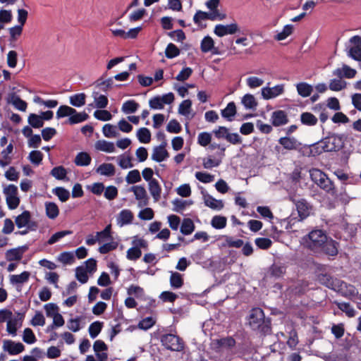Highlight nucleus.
Returning <instances> with one entry per match:
<instances>
[{"instance_id": "nucleus-1", "label": "nucleus", "mask_w": 361, "mask_h": 361, "mask_svg": "<svg viewBox=\"0 0 361 361\" xmlns=\"http://www.w3.org/2000/svg\"><path fill=\"white\" fill-rule=\"evenodd\" d=\"M301 243L315 253L323 252L333 257L338 255V243L331 238H329L320 229L310 232L302 238Z\"/></svg>"}, {"instance_id": "nucleus-2", "label": "nucleus", "mask_w": 361, "mask_h": 361, "mask_svg": "<svg viewBox=\"0 0 361 361\" xmlns=\"http://www.w3.org/2000/svg\"><path fill=\"white\" fill-rule=\"evenodd\" d=\"M321 284L334 290L340 292L342 295L353 296L355 295V287L352 285H348L344 281L334 279L329 274H320L318 276Z\"/></svg>"}, {"instance_id": "nucleus-3", "label": "nucleus", "mask_w": 361, "mask_h": 361, "mask_svg": "<svg viewBox=\"0 0 361 361\" xmlns=\"http://www.w3.org/2000/svg\"><path fill=\"white\" fill-rule=\"evenodd\" d=\"M289 198L295 205L297 209V216L292 214L288 219V226H293L294 224L302 221L306 219L310 214L312 206L304 198H301L296 195H290Z\"/></svg>"}, {"instance_id": "nucleus-4", "label": "nucleus", "mask_w": 361, "mask_h": 361, "mask_svg": "<svg viewBox=\"0 0 361 361\" xmlns=\"http://www.w3.org/2000/svg\"><path fill=\"white\" fill-rule=\"evenodd\" d=\"M341 147V138L334 134L326 137L321 141L312 145L310 152L313 156H316L322 154L323 152L338 151Z\"/></svg>"}, {"instance_id": "nucleus-5", "label": "nucleus", "mask_w": 361, "mask_h": 361, "mask_svg": "<svg viewBox=\"0 0 361 361\" xmlns=\"http://www.w3.org/2000/svg\"><path fill=\"white\" fill-rule=\"evenodd\" d=\"M111 228V227H105L102 231L97 232L99 243L102 244L99 248V252L101 254H106L116 250L118 245V239L113 235Z\"/></svg>"}, {"instance_id": "nucleus-6", "label": "nucleus", "mask_w": 361, "mask_h": 361, "mask_svg": "<svg viewBox=\"0 0 361 361\" xmlns=\"http://www.w3.org/2000/svg\"><path fill=\"white\" fill-rule=\"evenodd\" d=\"M310 176L312 180L320 188L327 192L334 194L335 188L333 182L321 170L312 169L309 171Z\"/></svg>"}, {"instance_id": "nucleus-7", "label": "nucleus", "mask_w": 361, "mask_h": 361, "mask_svg": "<svg viewBox=\"0 0 361 361\" xmlns=\"http://www.w3.org/2000/svg\"><path fill=\"white\" fill-rule=\"evenodd\" d=\"M3 192L8 209L11 210L16 209L20 202L17 186L10 184L4 188Z\"/></svg>"}, {"instance_id": "nucleus-8", "label": "nucleus", "mask_w": 361, "mask_h": 361, "mask_svg": "<svg viewBox=\"0 0 361 361\" xmlns=\"http://www.w3.org/2000/svg\"><path fill=\"white\" fill-rule=\"evenodd\" d=\"M161 344L168 350L181 351L184 348L183 340L176 335L168 334L161 337Z\"/></svg>"}, {"instance_id": "nucleus-9", "label": "nucleus", "mask_w": 361, "mask_h": 361, "mask_svg": "<svg viewBox=\"0 0 361 361\" xmlns=\"http://www.w3.org/2000/svg\"><path fill=\"white\" fill-rule=\"evenodd\" d=\"M265 316L260 308H253L248 317L247 324L253 330L259 329L264 323Z\"/></svg>"}, {"instance_id": "nucleus-10", "label": "nucleus", "mask_w": 361, "mask_h": 361, "mask_svg": "<svg viewBox=\"0 0 361 361\" xmlns=\"http://www.w3.org/2000/svg\"><path fill=\"white\" fill-rule=\"evenodd\" d=\"M174 101V94L169 92L162 96H155L149 101V107L152 109H163L165 104H171Z\"/></svg>"}, {"instance_id": "nucleus-11", "label": "nucleus", "mask_w": 361, "mask_h": 361, "mask_svg": "<svg viewBox=\"0 0 361 361\" xmlns=\"http://www.w3.org/2000/svg\"><path fill=\"white\" fill-rule=\"evenodd\" d=\"M238 32H239V26L235 22L228 25L218 24L214 29V33L219 37L233 35Z\"/></svg>"}, {"instance_id": "nucleus-12", "label": "nucleus", "mask_w": 361, "mask_h": 361, "mask_svg": "<svg viewBox=\"0 0 361 361\" xmlns=\"http://www.w3.org/2000/svg\"><path fill=\"white\" fill-rule=\"evenodd\" d=\"M23 321V315L20 313H17L16 315L13 314L6 324L7 332L10 335L16 336L17 335L18 329L22 326Z\"/></svg>"}, {"instance_id": "nucleus-13", "label": "nucleus", "mask_w": 361, "mask_h": 361, "mask_svg": "<svg viewBox=\"0 0 361 361\" xmlns=\"http://www.w3.org/2000/svg\"><path fill=\"white\" fill-rule=\"evenodd\" d=\"M30 275V272L27 271H24L20 274L10 275L9 283L15 286L18 290H20L23 284L29 281Z\"/></svg>"}, {"instance_id": "nucleus-14", "label": "nucleus", "mask_w": 361, "mask_h": 361, "mask_svg": "<svg viewBox=\"0 0 361 361\" xmlns=\"http://www.w3.org/2000/svg\"><path fill=\"white\" fill-rule=\"evenodd\" d=\"M219 4L220 0H208L205 3L206 7L209 9L208 13L214 16L215 20H223L226 18V14L219 9Z\"/></svg>"}, {"instance_id": "nucleus-15", "label": "nucleus", "mask_w": 361, "mask_h": 361, "mask_svg": "<svg viewBox=\"0 0 361 361\" xmlns=\"http://www.w3.org/2000/svg\"><path fill=\"white\" fill-rule=\"evenodd\" d=\"M166 142H163L160 145L153 148L152 153V159L156 162H161L167 159L169 154L166 149Z\"/></svg>"}, {"instance_id": "nucleus-16", "label": "nucleus", "mask_w": 361, "mask_h": 361, "mask_svg": "<svg viewBox=\"0 0 361 361\" xmlns=\"http://www.w3.org/2000/svg\"><path fill=\"white\" fill-rule=\"evenodd\" d=\"M202 198L204 204L212 209L219 211L224 207V203L221 200H216L209 195L207 191H202Z\"/></svg>"}, {"instance_id": "nucleus-17", "label": "nucleus", "mask_w": 361, "mask_h": 361, "mask_svg": "<svg viewBox=\"0 0 361 361\" xmlns=\"http://www.w3.org/2000/svg\"><path fill=\"white\" fill-rule=\"evenodd\" d=\"M3 349L11 355L20 354L25 350V346L20 342H14L11 340H5L3 343Z\"/></svg>"}, {"instance_id": "nucleus-18", "label": "nucleus", "mask_w": 361, "mask_h": 361, "mask_svg": "<svg viewBox=\"0 0 361 361\" xmlns=\"http://www.w3.org/2000/svg\"><path fill=\"white\" fill-rule=\"evenodd\" d=\"M200 49L202 52H210L214 55L219 54V50L214 46V39L209 35L205 36L201 41Z\"/></svg>"}, {"instance_id": "nucleus-19", "label": "nucleus", "mask_w": 361, "mask_h": 361, "mask_svg": "<svg viewBox=\"0 0 361 361\" xmlns=\"http://www.w3.org/2000/svg\"><path fill=\"white\" fill-rule=\"evenodd\" d=\"M27 249L25 245L10 249L6 252L5 257L9 262L20 261Z\"/></svg>"}, {"instance_id": "nucleus-20", "label": "nucleus", "mask_w": 361, "mask_h": 361, "mask_svg": "<svg viewBox=\"0 0 361 361\" xmlns=\"http://www.w3.org/2000/svg\"><path fill=\"white\" fill-rule=\"evenodd\" d=\"M357 73L355 69L350 68L349 66L343 64L341 68L335 69L332 74L337 78H353Z\"/></svg>"}, {"instance_id": "nucleus-21", "label": "nucleus", "mask_w": 361, "mask_h": 361, "mask_svg": "<svg viewBox=\"0 0 361 361\" xmlns=\"http://www.w3.org/2000/svg\"><path fill=\"white\" fill-rule=\"evenodd\" d=\"M281 146L287 150L296 149L300 145L296 138L290 136L282 137L279 140Z\"/></svg>"}, {"instance_id": "nucleus-22", "label": "nucleus", "mask_w": 361, "mask_h": 361, "mask_svg": "<svg viewBox=\"0 0 361 361\" xmlns=\"http://www.w3.org/2000/svg\"><path fill=\"white\" fill-rule=\"evenodd\" d=\"M94 148L97 151L106 153H112L116 151L114 143L105 140H97L94 144Z\"/></svg>"}, {"instance_id": "nucleus-23", "label": "nucleus", "mask_w": 361, "mask_h": 361, "mask_svg": "<svg viewBox=\"0 0 361 361\" xmlns=\"http://www.w3.org/2000/svg\"><path fill=\"white\" fill-rule=\"evenodd\" d=\"M236 114V106L233 102H229L225 109L221 111V116L228 121L234 120Z\"/></svg>"}, {"instance_id": "nucleus-24", "label": "nucleus", "mask_w": 361, "mask_h": 361, "mask_svg": "<svg viewBox=\"0 0 361 361\" xmlns=\"http://www.w3.org/2000/svg\"><path fill=\"white\" fill-rule=\"evenodd\" d=\"M96 172L102 176L111 177L115 175L116 169L112 164L104 163L97 168Z\"/></svg>"}, {"instance_id": "nucleus-25", "label": "nucleus", "mask_w": 361, "mask_h": 361, "mask_svg": "<svg viewBox=\"0 0 361 361\" xmlns=\"http://www.w3.org/2000/svg\"><path fill=\"white\" fill-rule=\"evenodd\" d=\"M8 102L11 103L16 109L25 111L27 107V104L24 100L21 99L20 97L15 93L9 96Z\"/></svg>"}, {"instance_id": "nucleus-26", "label": "nucleus", "mask_w": 361, "mask_h": 361, "mask_svg": "<svg viewBox=\"0 0 361 361\" xmlns=\"http://www.w3.org/2000/svg\"><path fill=\"white\" fill-rule=\"evenodd\" d=\"M133 219V214L129 209H123L118 214L116 221L117 224L121 226L126 224H130L132 223Z\"/></svg>"}, {"instance_id": "nucleus-27", "label": "nucleus", "mask_w": 361, "mask_h": 361, "mask_svg": "<svg viewBox=\"0 0 361 361\" xmlns=\"http://www.w3.org/2000/svg\"><path fill=\"white\" fill-rule=\"evenodd\" d=\"M92 158L87 152H81L75 156L74 163L78 166H87L90 164Z\"/></svg>"}, {"instance_id": "nucleus-28", "label": "nucleus", "mask_w": 361, "mask_h": 361, "mask_svg": "<svg viewBox=\"0 0 361 361\" xmlns=\"http://www.w3.org/2000/svg\"><path fill=\"white\" fill-rule=\"evenodd\" d=\"M132 160L133 157L128 153H124L117 157L118 164L123 169L133 168L134 165Z\"/></svg>"}, {"instance_id": "nucleus-29", "label": "nucleus", "mask_w": 361, "mask_h": 361, "mask_svg": "<svg viewBox=\"0 0 361 361\" xmlns=\"http://www.w3.org/2000/svg\"><path fill=\"white\" fill-rule=\"evenodd\" d=\"M149 190L155 201L159 200L161 188L157 180L154 179L149 183Z\"/></svg>"}, {"instance_id": "nucleus-30", "label": "nucleus", "mask_w": 361, "mask_h": 361, "mask_svg": "<svg viewBox=\"0 0 361 361\" xmlns=\"http://www.w3.org/2000/svg\"><path fill=\"white\" fill-rule=\"evenodd\" d=\"M295 87L298 94L302 97H309L313 91V87L305 82H299Z\"/></svg>"}, {"instance_id": "nucleus-31", "label": "nucleus", "mask_w": 361, "mask_h": 361, "mask_svg": "<svg viewBox=\"0 0 361 361\" xmlns=\"http://www.w3.org/2000/svg\"><path fill=\"white\" fill-rule=\"evenodd\" d=\"M287 123V115L283 111H276L272 114V125L279 126Z\"/></svg>"}, {"instance_id": "nucleus-32", "label": "nucleus", "mask_w": 361, "mask_h": 361, "mask_svg": "<svg viewBox=\"0 0 361 361\" xmlns=\"http://www.w3.org/2000/svg\"><path fill=\"white\" fill-rule=\"evenodd\" d=\"M92 97L94 99V106L97 109H104L107 106L109 100L106 96L100 94L97 92H93Z\"/></svg>"}, {"instance_id": "nucleus-33", "label": "nucleus", "mask_w": 361, "mask_h": 361, "mask_svg": "<svg viewBox=\"0 0 361 361\" xmlns=\"http://www.w3.org/2000/svg\"><path fill=\"white\" fill-rule=\"evenodd\" d=\"M241 104L245 109L251 110H255L257 106L255 97L251 94H245L241 99Z\"/></svg>"}, {"instance_id": "nucleus-34", "label": "nucleus", "mask_w": 361, "mask_h": 361, "mask_svg": "<svg viewBox=\"0 0 361 361\" xmlns=\"http://www.w3.org/2000/svg\"><path fill=\"white\" fill-rule=\"evenodd\" d=\"M214 18V16L208 12L197 11L193 16V21L195 24L199 25L203 20L216 21Z\"/></svg>"}, {"instance_id": "nucleus-35", "label": "nucleus", "mask_w": 361, "mask_h": 361, "mask_svg": "<svg viewBox=\"0 0 361 361\" xmlns=\"http://www.w3.org/2000/svg\"><path fill=\"white\" fill-rule=\"evenodd\" d=\"M140 105L135 100L130 99L125 102L121 107V111L126 114L135 113Z\"/></svg>"}, {"instance_id": "nucleus-36", "label": "nucleus", "mask_w": 361, "mask_h": 361, "mask_svg": "<svg viewBox=\"0 0 361 361\" xmlns=\"http://www.w3.org/2000/svg\"><path fill=\"white\" fill-rule=\"evenodd\" d=\"M57 260L63 265H71L75 262V255L72 252H63L58 255Z\"/></svg>"}, {"instance_id": "nucleus-37", "label": "nucleus", "mask_w": 361, "mask_h": 361, "mask_svg": "<svg viewBox=\"0 0 361 361\" xmlns=\"http://www.w3.org/2000/svg\"><path fill=\"white\" fill-rule=\"evenodd\" d=\"M89 118V116L85 112H80L78 113L75 111V113L71 115V117L68 118L67 123L73 125L79 123H82Z\"/></svg>"}, {"instance_id": "nucleus-38", "label": "nucleus", "mask_w": 361, "mask_h": 361, "mask_svg": "<svg viewBox=\"0 0 361 361\" xmlns=\"http://www.w3.org/2000/svg\"><path fill=\"white\" fill-rule=\"evenodd\" d=\"M347 86V82L343 80L342 78H338L332 79L329 81V87L331 90L338 92L345 89Z\"/></svg>"}, {"instance_id": "nucleus-39", "label": "nucleus", "mask_w": 361, "mask_h": 361, "mask_svg": "<svg viewBox=\"0 0 361 361\" xmlns=\"http://www.w3.org/2000/svg\"><path fill=\"white\" fill-rule=\"evenodd\" d=\"M46 214L49 219H55L58 216L59 209L56 204L54 202H46L45 203Z\"/></svg>"}, {"instance_id": "nucleus-40", "label": "nucleus", "mask_w": 361, "mask_h": 361, "mask_svg": "<svg viewBox=\"0 0 361 361\" xmlns=\"http://www.w3.org/2000/svg\"><path fill=\"white\" fill-rule=\"evenodd\" d=\"M300 121L303 125L313 126L317 123V118L310 112H304L300 115Z\"/></svg>"}, {"instance_id": "nucleus-41", "label": "nucleus", "mask_w": 361, "mask_h": 361, "mask_svg": "<svg viewBox=\"0 0 361 361\" xmlns=\"http://www.w3.org/2000/svg\"><path fill=\"white\" fill-rule=\"evenodd\" d=\"M137 137L141 143H149L151 140V133L147 128H141L137 131Z\"/></svg>"}, {"instance_id": "nucleus-42", "label": "nucleus", "mask_w": 361, "mask_h": 361, "mask_svg": "<svg viewBox=\"0 0 361 361\" xmlns=\"http://www.w3.org/2000/svg\"><path fill=\"white\" fill-rule=\"evenodd\" d=\"M192 204V200H186L179 198H176L172 201L173 209L178 212L183 211L186 207L190 206Z\"/></svg>"}, {"instance_id": "nucleus-43", "label": "nucleus", "mask_w": 361, "mask_h": 361, "mask_svg": "<svg viewBox=\"0 0 361 361\" xmlns=\"http://www.w3.org/2000/svg\"><path fill=\"white\" fill-rule=\"evenodd\" d=\"M29 125L34 128H39L44 126V122L40 115L30 114L27 118Z\"/></svg>"}, {"instance_id": "nucleus-44", "label": "nucleus", "mask_w": 361, "mask_h": 361, "mask_svg": "<svg viewBox=\"0 0 361 361\" xmlns=\"http://www.w3.org/2000/svg\"><path fill=\"white\" fill-rule=\"evenodd\" d=\"M104 323L102 322L96 321L92 323L88 329L90 336L92 338H95L101 332Z\"/></svg>"}, {"instance_id": "nucleus-45", "label": "nucleus", "mask_w": 361, "mask_h": 361, "mask_svg": "<svg viewBox=\"0 0 361 361\" xmlns=\"http://www.w3.org/2000/svg\"><path fill=\"white\" fill-rule=\"evenodd\" d=\"M338 308L342 312H345L348 317H353L355 315V310L348 302H335Z\"/></svg>"}, {"instance_id": "nucleus-46", "label": "nucleus", "mask_w": 361, "mask_h": 361, "mask_svg": "<svg viewBox=\"0 0 361 361\" xmlns=\"http://www.w3.org/2000/svg\"><path fill=\"white\" fill-rule=\"evenodd\" d=\"M85 94L84 93L75 94L70 97V104L75 107H80L85 104Z\"/></svg>"}, {"instance_id": "nucleus-47", "label": "nucleus", "mask_w": 361, "mask_h": 361, "mask_svg": "<svg viewBox=\"0 0 361 361\" xmlns=\"http://www.w3.org/2000/svg\"><path fill=\"white\" fill-rule=\"evenodd\" d=\"M130 190L133 192L136 200L141 202L147 200V192L143 186L135 185L131 188Z\"/></svg>"}, {"instance_id": "nucleus-48", "label": "nucleus", "mask_w": 361, "mask_h": 361, "mask_svg": "<svg viewBox=\"0 0 361 361\" xmlns=\"http://www.w3.org/2000/svg\"><path fill=\"white\" fill-rule=\"evenodd\" d=\"M74 113H75V109L66 105H61L56 111V118L59 119L66 116L71 117V115Z\"/></svg>"}, {"instance_id": "nucleus-49", "label": "nucleus", "mask_w": 361, "mask_h": 361, "mask_svg": "<svg viewBox=\"0 0 361 361\" xmlns=\"http://www.w3.org/2000/svg\"><path fill=\"white\" fill-rule=\"evenodd\" d=\"M13 19V15L11 10H0V31L4 29V23H9Z\"/></svg>"}, {"instance_id": "nucleus-50", "label": "nucleus", "mask_w": 361, "mask_h": 361, "mask_svg": "<svg viewBox=\"0 0 361 361\" xmlns=\"http://www.w3.org/2000/svg\"><path fill=\"white\" fill-rule=\"evenodd\" d=\"M170 285L173 288H180L183 285L182 275L178 272H173L170 277Z\"/></svg>"}, {"instance_id": "nucleus-51", "label": "nucleus", "mask_w": 361, "mask_h": 361, "mask_svg": "<svg viewBox=\"0 0 361 361\" xmlns=\"http://www.w3.org/2000/svg\"><path fill=\"white\" fill-rule=\"evenodd\" d=\"M30 213L28 211H24L16 219V226H29L30 221Z\"/></svg>"}, {"instance_id": "nucleus-52", "label": "nucleus", "mask_w": 361, "mask_h": 361, "mask_svg": "<svg viewBox=\"0 0 361 361\" xmlns=\"http://www.w3.org/2000/svg\"><path fill=\"white\" fill-rule=\"evenodd\" d=\"M73 232L69 230L61 231L53 234L48 240L47 243L49 245L54 244L59 242L61 238L65 236L71 234Z\"/></svg>"}, {"instance_id": "nucleus-53", "label": "nucleus", "mask_w": 361, "mask_h": 361, "mask_svg": "<svg viewBox=\"0 0 361 361\" xmlns=\"http://www.w3.org/2000/svg\"><path fill=\"white\" fill-rule=\"evenodd\" d=\"M94 116L99 121H108L111 120L112 114L107 110L100 109L94 112Z\"/></svg>"}, {"instance_id": "nucleus-54", "label": "nucleus", "mask_w": 361, "mask_h": 361, "mask_svg": "<svg viewBox=\"0 0 361 361\" xmlns=\"http://www.w3.org/2000/svg\"><path fill=\"white\" fill-rule=\"evenodd\" d=\"M50 174L58 180H64L67 175L66 169L62 166H56L51 169Z\"/></svg>"}, {"instance_id": "nucleus-55", "label": "nucleus", "mask_w": 361, "mask_h": 361, "mask_svg": "<svg viewBox=\"0 0 361 361\" xmlns=\"http://www.w3.org/2000/svg\"><path fill=\"white\" fill-rule=\"evenodd\" d=\"M293 25H286L283 27L281 32H279L276 36L275 39L278 41L283 40L287 38L289 35L293 33Z\"/></svg>"}, {"instance_id": "nucleus-56", "label": "nucleus", "mask_w": 361, "mask_h": 361, "mask_svg": "<svg viewBox=\"0 0 361 361\" xmlns=\"http://www.w3.org/2000/svg\"><path fill=\"white\" fill-rule=\"evenodd\" d=\"M126 180L128 184H134L141 180L140 173L138 170L134 169L128 172L126 177Z\"/></svg>"}, {"instance_id": "nucleus-57", "label": "nucleus", "mask_w": 361, "mask_h": 361, "mask_svg": "<svg viewBox=\"0 0 361 361\" xmlns=\"http://www.w3.org/2000/svg\"><path fill=\"white\" fill-rule=\"evenodd\" d=\"M23 340L27 344H33L37 341L36 336L30 328H25L23 331Z\"/></svg>"}, {"instance_id": "nucleus-58", "label": "nucleus", "mask_w": 361, "mask_h": 361, "mask_svg": "<svg viewBox=\"0 0 361 361\" xmlns=\"http://www.w3.org/2000/svg\"><path fill=\"white\" fill-rule=\"evenodd\" d=\"M43 157L44 155L40 151L33 150L30 152L28 159L32 164L37 166L42 162Z\"/></svg>"}, {"instance_id": "nucleus-59", "label": "nucleus", "mask_w": 361, "mask_h": 361, "mask_svg": "<svg viewBox=\"0 0 361 361\" xmlns=\"http://www.w3.org/2000/svg\"><path fill=\"white\" fill-rule=\"evenodd\" d=\"M347 55L357 61H361V46H354L348 49Z\"/></svg>"}, {"instance_id": "nucleus-60", "label": "nucleus", "mask_w": 361, "mask_h": 361, "mask_svg": "<svg viewBox=\"0 0 361 361\" xmlns=\"http://www.w3.org/2000/svg\"><path fill=\"white\" fill-rule=\"evenodd\" d=\"M53 192L63 202H66L70 197L69 191L61 187L56 188L55 189H54Z\"/></svg>"}, {"instance_id": "nucleus-61", "label": "nucleus", "mask_w": 361, "mask_h": 361, "mask_svg": "<svg viewBox=\"0 0 361 361\" xmlns=\"http://www.w3.org/2000/svg\"><path fill=\"white\" fill-rule=\"evenodd\" d=\"M212 141V135L207 132H202L198 135L197 143L202 147H206L210 144Z\"/></svg>"}, {"instance_id": "nucleus-62", "label": "nucleus", "mask_w": 361, "mask_h": 361, "mask_svg": "<svg viewBox=\"0 0 361 361\" xmlns=\"http://www.w3.org/2000/svg\"><path fill=\"white\" fill-rule=\"evenodd\" d=\"M87 272L82 267L80 266L75 269V277L81 283H85L88 281Z\"/></svg>"}, {"instance_id": "nucleus-63", "label": "nucleus", "mask_w": 361, "mask_h": 361, "mask_svg": "<svg viewBox=\"0 0 361 361\" xmlns=\"http://www.w3.org/2000/svg\"><path fill=\"white\" fill-rule=\"evenodd\" d=\"M192 102L190 99L183 101L178 107V113L183 116H188L190 113Z\"/></svg>"}, {"instance_id": "nucleus-64", "label": "nucleus", "mask_w": 361, "mask_h": 361, "mask_svg": "<svg viewBox=\"0 0 361 361\" xmlns=\"http://www.w3.org/2000/svg\"><path fill=\"white\" fill-rule=\"evenodd\" d=\"M165 54L168 59H173L180 54V50L175 44L170 43L166 47Z\"/></svg>"}]
</instances>
